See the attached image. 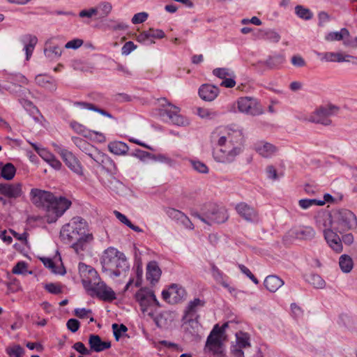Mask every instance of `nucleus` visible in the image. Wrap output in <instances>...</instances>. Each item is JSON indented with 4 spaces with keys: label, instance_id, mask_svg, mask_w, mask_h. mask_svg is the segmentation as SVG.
Segmentation results:
<instances>
[{
    "label": "nucleus",
    "instance_id": "f257e3e1",
    "mask_svg": "<svg viewBox=\"0 0 357 357\" xmlns=\"http://www.w3.org/2000/svg\"><path fill=\"white\" fill-rule=\"evenodd\" d=\"M30 197L34 205L47 211L48 222H55L71 205L68 199L56 197L50 192L38 188L31 189Z\"/></svg>",
    "mask_w": 357,
    "mask_h": 357
},
{
    "label": "nucleus",
    "instance_id": "f03ea898",
    "mask_svg": "<svg viewBox=\"0 0 357 357\" xmlns=\"http://www.w3.org/2000/svg\"><path fill=\"white\" fill-rule=\"evenodd\" d=\"M82 268H85L89 275L86 278H83L82 282L90 296H96L105 301H112L116 298L115 292L105 282L100 281L98 273L94 268L84 264H79L80 270Z\"/></svg>",
    "mask_w": 357,
    "mask_h": 357
},
{
    "label": "nucleus",
    "instance_id": "7ed1b4c3",
    "mask_svg": "<svg viewBox=\"0 0 357 357\" xmlns=\"http://www.w3.org/2000/svg\"><path fill=\"white\" fill-rule=\"evenodd\" d=\"M100 262L102 272L107 273L110 277H119L129 269L125 255L112 247L103 252Z\"/></svg>",
    "mask_w": 357,
    "mask_h": 357
},
{
    "label": "nucleus",
    "instance_id": "20e7f679",
    "mask_svg": "<svg viewBox=\"0 0 357 357\" xmlns=\"http://www.w3.org/2000/svg\"><path fill=\"white\" fill-rule=\"evenodd\" d=\"M191 215L208 225L223 223L228 218L226 211L215 204H205L200 212L192 211Z\"/></svg>",
    "mask_w": 357,
    "mask_h": 357
},
{
    "label": "nucleus",
    "instance_id": "39448f33",
    "mask_svg": "<svg viewBox=\"0 0 357 357\" xmlns=\"http://www.w3.org/2000/svg\"><path fill=\"white\" fill-rule=\"evenodd\" d=\"M77 232L72 229V227H70L69 225L66 224L61 229L60 237L65 243L71 244V248L77 254H80L93 241V234H88L82 238Z\"/></svg>",
    "mask_w": 357,
    "mask_h": 357
},
{
    "label": "nucleus",
    "instance_id": "423d86ee",
    "mask_svg": "<svg viewBox=\"0 0 357 357\" xmlns=\"http://www.w3.org/2000/svg\"><path fill=\"white\" fill-rule=\"evenodd\" d=\"M219 138L217 145L219 147L231 149V147H238L243 150V136L242 131L231 128H218L215 132Z\"/></svg>",
    "mask_w": 357,
    "mask_h": 357
},
{
    "label": "nucleus",
    "instance_id": "0eeeda50",
    "mask_svg": "<svg viewBox=\"0 0 357 357\" xmlns=\"http://www.w3.org/2000/svg\"><path fill=\"white\" fill-rule=\"evenodd\" d=\"M334 222L337 224L336 229L342 233L357 227V219L354 213L349 210L342 209L334 213Z\"/></svg>",
    "mask_w": 357,
    "mask_h": 357
},
{
    "label": "nucleus",
    "instance_id": "6e6552de",
    "mask_svg": "<svg viewBox=\"0 0 357 357\" xmlns=\"http://www.w3.org/2000/svg\"><path fill=\"white\" fill-rule=\"evenodd\" d=\"M339 110L338 107L328 105L321 107L312 112L307 118L308 121L324 125L330 126L332 123L331 116L335 115Z\"/></svg>",
    "mask_w": 357,
    "mask_h": 357
},
{
    "label": "nucleus",
    "instance_id": "1a4fd4ad",
    "mask_svg": "<svg viewBox=\"0 0 357 357\" xmlns=\"http://www.w3.org/2000/svg\"><path fill=\"white\" fill-rule=\"evenodd\" d=\"M135 298L139 303L141 310L144 314H148L149 307L155 305L160 307V303L157 300L153 291L151 289L147 288L140 289L135 294Z\"/></svg>",
    "mask_w": 357,
    "mask_h": 357
},
{
    "label": "nucleus",
    "instance_id": "9d476101",
    "mask_svg": "<svg viewBox=\"0 0 357 357\" xmlns=\"http://www.w3.org/2000/svg\"><path fill=\"white\" fill-rule=\"evenodd\" d=\"M242 151L238 147H219L213 150V157L217 162L227 165L234 162Z\"/></svg>",
    "mask_w": 357,
    "mask_h": 357
},
{
    "label": "nucleus",
    "instance_id": "9b49d317",
    "mask_svg": "<svg viewBox=\"0 0 357 357\" xmlns=\"http://www.w3.org/2000/svg\"><path fill=\"white\" fill-rule=\"evenodd\" d=\"M55 150L60 155L65 164L70 170L77 175H83V169L79 160L68 150L63 149L58 145H54Z\"/></svg>",
    "mask_w": 357,
    "mask_h": 357
},
{
    "label": "nucleus",
    "instance_id": "f8f14e48",
    "mask_svg": "<svg viewBox=\"0 0 357 357\" xmlns=\"http://www.w3.org/2000/svg\"><path fill=\"white\" fill-rule=\"evenodd\" d=\"M239 112L246 114L257 116L263 113V109L257 99L250 97H241L237 101Z\"/></svg>",
    "mask_w": 357,
    "mask_h": 357
},
{
    "label": "nucleus",
    "instance_id": "ddd939ff",
    "mask_svg": "<svg viewBox=\"0 0 357 357\" xmlns=\"http://www.w3.org/2000/svg\"><path fill=\"white\" fill-rule=\"evenodd\" d=\"M162 100L165 102V104L162 103V105L163 107L167 105V108L160 109V116L162 117L166 116L172 123L177 126H185L188 123V121L178 114L180 109L178 107L168 102L166 98H162Z\"/></svg>",
    "mask_w": 357,
    "mask_h": 357
},
{
    "label": "nucleus",
    "instance_id": "4468645a",
    "mask_svg": "<svg viewBox=\"0 0 357 357\" xmlns=\"http://www.w3.org/2000/svg\"><path fill=\"white\" fill-rule=\"evenodd\" d=\"M316 232L310 226H300L290 229L287 233V236L291 238L301 241H311L314 238Z\"/></svg>",
    "mask_w": 357,
    "mask_h": 357
},
{
    "label": "nucleus",
    "instance_id": "2eb2a0df",
    "mask_svg": "<svg viewBox=\"0 0 357 357\" xmlns=\"http://www.w3.org/2000/svg\"><path fill=\"white\" fill-rule=\"evenodd\" d=\"M237 213L247 222H256L259 220L257 211L245 202H241L236 206Z\"/></svg>",
    "mask_w": 357,
    "mask_h": 357
},
{
    "label": "nucleus",
    "instance_id": "dca6fc26",
    "mask_svg": "<svg viewBox=\"0 0 357 357\" xmlns=\"http://www.w3.org/2000/svg\"><path fill=\"white\" fill-rule=\"evenodd\" d=\"M93 160L100 165L109 174H116L117 172L116 166L113 160L105 153L100 151L97 152L94 155Z\"/></svg>",
    "mask_w": 357,
    "mask_h": 357
},
{
    "label": "nucleus",
    "instance_id": "f3484780",
    "mask_svg": "<svg viewBox=\"0 0 357 357\" xmlns=\"http://www.w3.org/2000/svg\"><path fill=\"white\" fill-rule=\"evenodd\" d=\"M285 61V56L283 54L275 53L268 56L266 61H260L254 64L256 67L266 66L268 69H278Z\"/></svg>",
    "mask_w": 357,
    "mask_h": 357
},
{
    "label": "nucleus",
    "instance_id": "a211bd4d",
    "mask_svg": "<svg viewBox=\"0 0 357 357\" xmlns=\"http://www.w3.org/2000/svg\"><path fill=\"white\" fill-rule=\"evenodd\" d=\"M0 194L11 199L18 198L22 194V185L20 183H1Z\"/></svg>",
    "mask_w": 357,
    "mask_h": 357
},
{
    "label": "nucleus",
    "instance_id": "6ab92c4d",
    "mask_svg": "<svg viewBox=\"0 0 357 357\" xmlns=\"http://www.w3.org/2000/svg\"><path fill=\"white\" fill-rule=\"evenodd\" d=\"M324 238L329 246L336 252L342 250V241L340 236L330 229H324Z\"/></svg>",
    "mask_w": 357,
    "mask_h": 357
},
{
    "label": "nucleus",
    "instance_id": "aec40b11",
    "mask_svg": "<svg viewBox=\"0 0 357 357\" xmlns=\"http://www.w3.org/2000/svg\"><path fill=\"white\" fill-rule=\"evenodd\" d=\"M254 149L263 158H271L278 151L275 145L264 141L255 144Z\"/></svg>",
    "mask_w": 357,
    "mask_h": 357
},
{
    "label": "nucleus",
    "instance_id": "412c9836",
    "mask_svg": "<svg viewBox=\"0 0 357 357\" xmlns=\"http://www.w3.org/2000/svg\"><path fill=\"white\" fill-rule=\"evenodd\" d=\"M89 344L90 351L100 352L111 347L109 341H102L98 335L91 334L89 335Z\"/></svg>",
    "mask_w": 357,
    "mask_h": 357
},
{
    "label": "nucleus",
    "instance_id": "4be33fe9",
    "mask_svg": "<svg viewBox=\"0 0 357 357\" xmlns=\"http://www.w3.org/2000/svg\"><path fill=\"white\" fill-rule=\"evenodd\" d=\"M219 89L211 84H203L199 89L200 98L205 101H213L219 94Z\"/></svg>",
    "mask_w": 357,
    "mask_h": 357
},
{
    "label": "nucleus",
    "instance_id": "5701e85b",
    "mask_svg": "<svg viewBox=\"0 0 357 357\" xmlns=\"http://www.w3.org/2000/svg\"><path fill=\"white\" fill-rule=\"evenodd\" d=\"M68 225L72 227V229L75 232L78 231L79 236L82 237V238H85L88 234H92L88 232L86 222L81 217L73 218Z\"/></svg>",
    "mask_w": 357,
    "mask_h": 357
},
{
    "label": "nucleus",
    "instance_id": "b1692460",
    "mask_svg": "<svg viewBox=\"0 0 357 357\" xmlns=\"http://www.w3.org/2000/svg\"><path fill=\"white\" fill-rule=\"evenodd\" d=\"M167 215L179 222L188 229H193V225L190 219L181 211L173 208H169L166 210Z\"/></svg>",
    "mask_w": 357,
    "mask_h": 357
},
{
    "label": "nucleus",
    "instance_id": "393cba45",
    "mask_svg": "<svg viewBox=\"0 0 357 357\" xmlns=\"http://www.w3.org/2000/svg\"><path fill=\"white\" fill-rule=\"evenodd\" d=\"M36 83L50 93L56 91L57 85L56 81L51 77L45 75H38L35 77Z\"/></svg>",
    "mask_w": 357,
    "mask_h": 357
},
{
    "label": "nucleus",
    "instance_id": "a878e982",
    "mask_svg": "<svg viewBox=\"0 0 357 357\" xmlns=\"http://www.w3.org/2000/svg\"><path fill=\"white\" fill-rule=\"evenodd\" d=\"M73 141L75 144V145L83 152L87 154L90 158L93 160L94 158V155L99 151L95 148L93 145L87 142L86 140L79 138V137H73Z\"/></svg>",
    "mask_w": 357,
    "mask_h": 357
},
{
    "label": "nucleus",
    "instance_id": "bb28decb",
    "mask_svg": "<svg viewBox=\"0 0 357 357\" xmlns=\"http://www.w3.org/2000/svg\"><path fill=\"white\" fill-rule=\"evenodd\" d=\"M161 275V271L155 261H151L147 265L146 280L151 284L158 281Z\"/></svg>",
    "mask_w": 357,
    "mask_h": 357
},
{
    "label": "nucleus",
    "instance_id": "cd10ccee",
    "mask_svg": "<svg viewBox=\"0 0 357 357\" xmlns=\"http://www.w3.org/2000/svg\"><path fill=\"white\" fill-rule=\"evenodd\" d=\"M204 305V301L199 298H195L190 301L185 310V314L184 318H199V315L197 314L198 310Z\"/></svg>",
    "mask_w": 357,
    "mask_h": 357
},
{
    "label": "nucleus",
    "instance_id": "c85d7f7f",
    "mask_svg": "<svg viewBox=\"0 0 357 357\" xmlns=\"http://www.w3.org/2000/svg\"><path fill=\"white\" fill-rule=\"evenodd\" d=\"M264 284L269 291L275 292L284 284V281L276 275H268L265 278Z\"/></svg>",
    "mask_w": 357,
    "mask_h": 357
},
{
    "label": "nucleus",
    "instance_id": "c756f323",
    "mask_svg": "<svg viewBox=\"0 0 357 357\" xmlns=\"http://www.w3.org/2000/svg\"><path fill=\"white\" fill-rule=\"evenodd\" d=\"M107 147L110 152L118 155H126L129 150L128 146L121 141L111 142Z\"/></svg>",
    "mask_w": 357,
    "mask_h": 357
},
{
    "label": "nucleus",
    "instance_id": "7c9ffc66",
    "mask_svg": "<svg viewBox=\"0 0 357 357\" xmlns=\"http://www.w3.org/2000/svg\"><path fill=\"white\" fill-rule=\"evenodd\" d=\"M206 347L215 354L221 353L222 340L218 335L210 334L206 340Z\"/></svg>",
    "mask_w": 357,
    "mask_h": 357
},
{
    "label": "nucleus",
    "instance_id": "2f4dec72",
    "mask_svg": "<svg viewBox=\"0 0 357 357\" xmlns=\"http://www.w3.org/2000/svg\"><path fill=\"white\" fill-rule=\"evenodd\" d=\"M147 315L153 319L156 326L159 328L165 327L168 324V319L170 316L168 312H162L157 316H154V312L152 311L149 312Z\"/></svg>",
    "mask_w": 357,
    "mask_h": 357
},
{
    "label": "nucleus",
    "instance_id": "473e14b6",
    "mask_svg": "<svg viewBox=\"0 0 357 357\" xmlns=\"http://www.w3.org/2000/svg\"><path fill=\"white\" fill-rule=\"evenodd\" d=\"M16 169L11 163L3 165L0 163V177L6 180H11L15 174Z\"/></svg>",
    "mask_w": 357,
    "mask_h": 357
},
{
    "label": "nucleus",
    "instance_id": "72a5a7b5",
    "mask_svg": "<svg viewBox=\"0 0 357 357\" xmlns=\"http://www.w3.org/2000/svg\"><path fill=\"white\" fill-rule=\"evenodd\" d=\"M346 37H349V32L346 28H342L340 31H333L328 33L325 39L328 41L343 40Z\"/></svg>",
    "mask_w": 357,
    "mask_h": 357
},
{
    "label": "nucleus",
    "instance_id": "f704fd0d",
    "mask_svg": "<svg viewBox=\"0 0 357 357\" xmlns=\"http://www.w3.org/2000/svg\"><path fill=\"white\" fill-rule=\"evenodd\" d=\"M339 265L344 273H349L353 268V260L347 255H343L340 257Z\"/></svg>",
    "mask_w": 357,
    "mask_h": 357
},
{
    "label": "nucleus",
    "instance_id": "c9c22d12",
    "mask_svg": "<svg viewBox=\"0 0 357 357\" xmlns=\"http://www.w3.org/2000/svg\"><path fill=\"white\" fill-rule=\"evenodd\" d=\"M185 319H187L185 323V330L192 335L197 334L199 328L198 318L188 317Z\"/></svg>",
    "mask_w": 357,
    "mask_h": 357
},
{
    "label": "nucleus",
    "instance_id": "e433bc0d",
    "mask_svg": "<svg viewBox=\"0 0 357 357\" xmlns=\"http://www.w3.org/2000/svg\"><path fill=\"white\" fill-rule=\"evenodd\" d=\"M321 60L328 62H343L346 61L343 54L340 52H325L322 54Z\"/></svg>",
    "mask_w": 357,
    "mask_h": 357
},
{
    "label": "nucleus",
    "instance_id": "4c0bfd02",
    "mask_svg": "<svg viewBox=\"0 0 357 357\" xmlns=\"http://www.w3.org/2000/svg\"><path fill=\"white\" fill-rule=\"evenodd\" d=\"M295 13L300 18L305 20H311L313 17V13L310 9L301 5L295 7Z\"/></svg>",
    "mask_w": 357,
    "mask_h": 357
},
{
    "label": "nucleus",
    "instance_id": "58836bf2",
    "mask_svg": "<svg viewBox=\"0 0 357 357\" xmlns=\"http://www.w3.org/2000/svg\"><path fill=\"white\" fill-rule=\"evenodd\" d=\"M261 37L265 40H268L272 43H277L280 40V34L275 30L268 29L261 31Z\"/></svg>",
    "mask_w": 357,
    "mask_h": 357
},
{
    "label": "nucleus",
    "instance_id": "ea45409f",
    "mask_svg": "<svg viewBox=\"0 0 357 357\" xmlns=\"http://www.w3.org/2000/svg\"><path fill=\"white\" fill-rule=\"evenodd\" d=\"M197 115L202 119H214L218 116V113L212 109L198 107L197 109Z\"/></svg>",
    "mask_w": 357,
    "mask_h": 357
},
{
    "label": "nucleus",
    "instance_id": "a19ab883",
    "mask_svg": "<svg viewBox=\"0 0 357 357\" xmlns=\"http://www.w3.org/2000/svg\"><path fill=\"white\" fill-rule=\"evenodd\" d=\"M331 216L327 213L319 215L316 218V223L319 228H326L331 225Z\"/></svg>",
    "mask_w": 357,
    "mask_h": 357
},
{
    "label": "nucleus",
    "instance_id": "79ce46f5",
    "mask_svg": "<svg viewBox=\"0 0 357 357\" xmlns=\"http://www.w3.org/2000/svg\"><path fill=\"white\" fill-rule=\"evenodd\" d=\"M76 104L83 106V107L85 109L98 112L100 114H102L105 116H107L108 118H110V119L113 118L112 115L110 113L107 112V111H105L104 109L97 107L96 106H95L94 105H93L91 103H88V102H78Z\"/></svg>",
    "mask_w": 357,
    "mask_h": 357
},
{
    "label": "nucleus",
    "instance_id": "37998d69",
    "mask_svg": "<svg viewBox=\"0 0 357 357\" xmlns=\"http://www.w3.org/2000/svg\"><path fill=\"white\" fill-rule=\"evenodd\" d=\"M309 283H310L314 287L317 289H322L325 287V281L321 277L317 274H312L307 279Z\"/></svg>",
    "mask_w": 357,
    "mask_h": 357
},
{
    "label": "nucleus",
    "instance_id": "c03bdc74",
    "mask_svg": "<svg viewBox=\"0 0 357 357\" xmlns=\"http://www.w3.org/2000/svg\"><path fill=\"white\" fill-rule=\"evenodd\" d=\"M6 353L10 357H22L24 349L20 344H15L6 349Z\"/></svg>",
    "mask_w": 357,
    "mask_h": 357
},
{
    "label": "nucleus",
    "instance_id": "a18cd8bd",
    "mask_svg": "<svg viewBox=\"0 0 357 357\" xmlns=\"http://www.w3.org/2000/svg\"><path fill=\"white\" fill-rule=\"evenodd\" d=\"M162 298L169 303H175L178 302L177 296L174 291V286L169 290H163L162 292Z\"/></svg>",
    "mask_w": 357,
    "mask_h": 357
},
{
    "label": "nucleus",
    "instance_id": "49530a36",
    "mask_svg": "<svg viewBox=\"0 0 357 357\" xmlns=\"http://www.w3.org/2000/svg\"><path fill=\"white\" fill-rule=\"evenodd\" d=\"M98 8L100 11V17H107L112 10V6L111 3L107 1L101 2L98 5Z\"/></svg>",
    "mask_w": 357,
    "mask_h": 357
},
{
    "label": "nucleus",
    "instance_id": "de8ad7c7",
    "mask_svg": "<svg viewBox=\"0 0 357 357\" xmlns=\"http://www.w3.org/2000/svg\"><path fill=\"white\" fill-rule=\"evenodd\" d=\"M213 74L222 79L227 77H234L233 72L225 68H215L213 70Z\"/></svg>",
    "mask_w": 357,
    "mask_h": 357
},
{
    "label": "nucleus",
    "instance_id": "09e8293b",
    "mask_svg": "<svg viewBox=\"0 0 357 357\" xmlns=\"http://www.w3.org/2000/svg\"><path fill=\"white\" fill-rule=\"evenodd\" d=\"M114 336L116 341H119L122 333H126L128 331V328L124 324H113L112 326Z\"/></svg>",
    "mask_w": 357,
    "mask_h": 357
},
{
    "label": "nucleus",
    "instance_id": "8fccbe9b",
    "mask_svg": "<svg viewBox=\"0 0 357 357\" xmlns=\"http://www.w3.org/2000/svg\"><path fill=\"white\" fill-rule=\"evenodd\" d=\"M41 261H43L45 266L50 268L53 273L60 275H64L66 273V271L63 267L62 268V271H56L55 269L56 266L50 258H43L41 259Z\"/></svg>",
    "mask_w": 357,
    "mask_h": 357
},
{
    "label": "nucleus",
    "instance_id": "3c124183",
    "mask_svg": "<svg viewBox=\"0 0 357 357\" xmlns=\"http://www.w3.org/2000/svg\"><path fill=\"white\" fill-rule=\"evenodd\" d=\"M62 50L58 46H54L45 50V55L51 59L58 58L61 55Z\"/></svg>",
    "mask_w": 357,
    "mask_h": 357
},
{
    "label": "nucleus",
    "instance_id": "603ef678",
    "mask_svg": "<svg viewBox=\"0 0 357 357\" xmlns=\"http://www.w3.org/2000/svg\"><path fill=\"white\" fill-rule=\"evenodd\" d=\"M191 165L195 170L202 174L208 172V167L202 162L199 160H192Z\"/></svg>",
    "mask_w": 357,
    "mask_h": 357
},
{
    "label": "nucleus",
    "instance_id": "864d4df0",
    "mask_svg": "<svg viewBox=\"0 0 357 357\" xmlns=\"http://www.w3.org/2000/svg\"><path fill=\"white\" fill-rule=\"evenodd\" d=\"M136 39L139 43H155V41L153 40L150 39V34L149 33V30L141 32L138 36H137Z\"/></svg>",
    "mask_w": 357,
    "mask_h": 357
},
{
    "label": "nucleus",
    "instance_id": "5fc2aeb1",
    "mask_svg": "<svg viewBox=\"0 0 357 357\" xmlns=\"http://www.w3.org/2000/svg\"><path fill=\"white\" fill-rule=\"evenodd\" d=\"M241 336L236 334L238 346L242 349L250 347L249 338L246 334L241 333Z\"/></svg>",
    "mask_w": 357,
    "mask_h": 357
},
{
    "label": "nucleus",
    "instance_id": "6e6d98bb",
    "mask_svg": "<svg viewBox=\"0 0 357 357\" xmlns=\"http://www.w3.org/2000/svg\"><path fill=\"white\" fill-rule=\"evenodd\" d=\"M148 17L149 15L147 13L141 12L134 15L131 21L132 24H137L144 22L147 20Z\"/></svg>",
    "mask_w": 357,
    "mask_h": 357
},
{
    "label": "nucleus",
    "instance_id": "4d7b16f0",
    "mask_svg": "<svg viewBox=\"0 0 357 357\" xmlns=\"http://www.w3.org/2000/svg\"><path fill=\"white\" fill-rule=\"evenodd\" d=\"M73 348L82 355L89 356L91 354L90 349H88L81 342L75 343L73 346Z\"/></svg>",
    "mask_w": 357,
    "mask_h": 357
},
{
    "label": "nucleus",
    "instance_id": "13d9d810",
    "mask_svg": "<svg viewBox=\"0 0 357 357\" xmlns=\"http://www.w3.org/2000/svg\"><path fill=\"white\" fill-rule=\"evenodd\" d=\"M26 264L24 261H19L17 264L13 268L12 272L14 274H24L26 272Z\"/></svg>",
    "mask_w": 357,
    "mask_h": 357
},
{
    "label": "nucleus",
    "instance_id": "bf43d9fd",
    "mask_svg": "<svg viewBox=\"0 0 357 357\" xmlns=\"http://www.w3.org/2000/svg\"><path fill=\"white\" fill-rule=\"evenodd\" d=\"M91 314H92V311L90 309L76 308L74 310V314L79 319L87 318Z\"/></svg>",
    "mask_w": 357,
    "mask_h": 357
},
{
    "label": "nucleus",
    "instance_id": "052dcab7",
    "mask_svg": "<svg viewBox=\"0 0 357 357\" xmlns=\"http://www.w3.org/2000/svg\"><path fill=\"white\" fill-rule=\"evenodd\" d=\"M66 326L68 330L73 333L77 332L80 326V323L77 319H70L66 324Z\"/></svg>",
    "mask_w": 357,
    "mask_h": 357
},
{
    "label": "nucleus",
    "instance_id": "680f3d73",
    "mask_svg": "<svg viewBox=\"0 0 357 357\" xmlns=\"http://www.w3.org/2000/svg\"><path fill=\"white\" fill-rule=\"evenodd\" d=\"M84 43V41L82 39L76 38L72 40L68 41L65 47L66 49H73L77 50Z\"/></svg>",
    "mask_w": 357,
    "mask_h": 357
},
{
    "label": "nucleus",
    "instance_id": "e2e57ef3",
    "mask_svg": "<svg viewBox=\"0 0 357 357\" xmlns=\"http://www.w3.org/2000/svg\"><path fill=\"white\" fill-rule=\"evenodd\" d=\"M137 48V45L132 41L126 42L121 48L123 55H128L132 51Z\"/></svg>",
    "mask_w": 357,
    "mask_h": 357
},
{
    "label": "nucleus",
    "instance_id": "0e129e2a",
    "mask_svg": "<svg viewBox=\"0 0 357 357\" xmlns=\"http://www.w3.org/2000/svg\"><path fill=\"white\" fill-rule=\"evenodd\" d=\"M149 33L150 34L151 40H153L154 38L160 39L165 38V36L164 31L161 29H155L151 28L149 29Z\"/></svg>",
    "mask_w": 357,
    "mask_h": 357
},
{
    "label": "nucleus",
    "instance_id": "69168bd1",
    "mask_svg": "<svg viewBox=\"0 0 357 357\" xmlns=\"http://www.w3.org/2000/svg\"><path fill=\"white\" fill-rule=\"evenodd\" d=\"M238 267L241 271L245 275H246L255 284H259V280L255 277V275L245 266L240 264Z\"/></svg>",
    "mask_w": 357,
    "mask_h": 357
},
{
    "label": "nucleus",
    "instance_id": "338daca9",
    "mask_svg": "<svg viewBox=\"0 0 357 357\" xmlns=\"http://www.w3.org/2000/svg\"><path fill=\"white\" fill-rule=\"evenodd\" d=\"M291 62L293 66L296 67H303L306 65L304 59L300 55H294L291 59Z\"/></svg>",
    "mask_w": 357,
    "mask_h": 357
},
{
    "label": "nucleus",
    "instance_id": "774afa93",
    "mask_svg": "<svg viewBox=\"0 0 357 357\" xmlns=\"http://www.w3.org/2000/svg\"><path fill=\"white\" fill-rule=\"evenodd\" d=\"M45 289L51 294H59L62 292L61 287L54 283H49L45 285Z\"/></svg>",
    "mask_w": 357,
    "mask_h": 357
}]
</instances>
